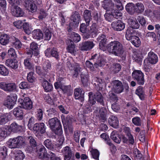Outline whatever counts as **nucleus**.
Returning <instances> with one entry per match:
<instances>
[{
  "mask_svg": "<svg viewBox=\"0 0 160 160\" xmlns=\"http://www.w3.org/2000/svg\"><path fill=\"white\" fill-rule=\"evenodd\" d=\"M39 158L44 160H61L59 158L56 157L55 154L51 152L48 154L46 150L42 145L38 146L36 151Z\"/></svg>",
  "mask_w": 160,
  "mask_h": 160,
  "instance_id": "f257e3e1",
  "label": "nucleus"
},
{
  "mask_svg": "<svg viewBox=\"0 0 160 160\" xmlns=\"http://www.w3.org/2000/svg\"><path fill=\"white\" fill-rule=\"evenodd\" d=\"M109 52L116 56L120 57L124 52L122 45L118 41L114 40L110 42L107 45V48Z\"/></svg>",
  "mask_w": 160,
  "mask_h": 160,
  "instance_id": "f03ea898",
  "label": "nucleus"
},
{
  "mask_svg": "<svg viewBox=\"0 0 160 160\" xmlns=\"http://www.w3.org/2000/svg\"><path fill=\"white\" fill-rule=\"evenodd\" d=\"M48 123L49 127L55 134L60 135L62 133L60 121L57 118H55L49 119Z\"/></svg>",
  "mask_w": 160,
  "mask_h": 160,
  "instance_id": "7ed1b4c3",
  "label": "nucleus"
},
{
  "mask_svg": "<svg viewBox=\"0 0 160 160\" xmlns=\"http://www.w3.org/2000/svg\"><path fill=\"white\" fill-rule=\"evenodd\" d=\"M9 3L12 6L11 12L12 15L16 17L23 16L24 12L17 5L20 3L19 0H8Z\"/></svg>",
  "mask_w": 160,
  "mask_h": 160,
  "instance_id": "20e7f679",
  "label": "nucleus"
},
{
  "mask_svg": "<svg viewBox=\"0 0 160 160\" xmlns=\"http://www.w3.org/2000/svg\"><path fill=\"white\" fill-rule=\"evenodd\" d=\"M24 142V138L19 136L16 138L10 139L7 142V144L11 148H19L23 145Z\"/></svg>",
  "mask_w": 160,
  "mask_h": 160,
  "instance_id": "39448f33",
  "label": "nucleus"
},
{
  "mask_svg": "<svg viewBox=\"0 0 160 160\" xmlns=\"http://www.w3.org/2000/svg\"><path fill=\"white\" fill-rule=\"evenodd\" d=\"M88 96L89 97V102L92 105L96 103V101L101 104H103V98L102 94L99 92H98L93 94L92 92H90L89 93Z\"/></svg>",
  "mask_w": 160,
  "mask_h": 160,
  "instance_id": "423d86ee",
  "label": "nucleus"
},
{
  "mask_svg": "<svg viewBox=\"0 0 160 160\" xmlns=\"http://www.w3.org/2000/svg\"><path fill=\"white\" fill-rule=\"evenodd\" d=\"M94 113L100 119L103 120L104 122L106 120L109 112L107 108L103 107L100 108H97Z\"/></svg>",
  "mask_w": 160,
  "mask_h": 160,
  "instance_id": "0eeeda50",
  "label": "nucleus"
},
{
  "mask_svg": "<svg viewBox=\"0 0 160 160\" xmlns=\"http://www.w3.org/2000/svg\"><path fill=\"white\" fill-rule=\"evenodd\" d=\"M17 99V95L15 94H11L6 98L3 103L4 106L9 109H12L15 104Z\"/></svg>",
  "mask_w": 160,
  "mask_h": 160,
  "instance_id": "6e6552de",
  "label": "nucleus"
},
{
  "mask_svg": "<svg viewBox=\"0 0 160 160\" xmlns=\"http://www.w3.org/2000/svg\"><path fill=\"white\" fill-rule=\"evenodd\" d=\"M0 88L5 92H9L16 91L17 86L14 83H6L2 82H0Z\"/></svg>",
  "mask_w": 160,
  "mask_h": 160,
  "instance_id": "1a4fd4ad",
  "label": "nucleus"
},
{
  "mask_svg": "<svg viewBox=\"0 0 160 160\" xmlns=\"http://www.w3.org/2000/svg\"><path fill=\"white\" fill-rule=\"evenodd\" d=\"M112 90L115 93H119L122 92L124 89L122 82L118 80H115L112 82Z\"/></svg>",
  "mask_w": 160,
  "mask_h": 160,
  "instance_id": "9d476101",
  "label": "nucleus"
},
{
  "mask_svg": "<svg viewBox=\"0 0 160 160\" xmlns=\"http://www.w3.org/2000/svg\"><path fill=\"white\" fill-rule=\"evenodd\" d=\"M133 78L137 81L138 83L140 85H143L144 83L143 74L140 70H135L132 73Z\"/></svg>",
  "mask_w": 160,
  "mask_h": 160,
  "instance_id": "9b49d317",
  "label": "nucleus"
},
{
  "mask_svg": "<svg viewBox=\"0 0 160 160\" xmlns=\"http://www.w3.org/2000/svg\"><path fill=\"white\" fill-rule=\"evenodd\" d=\"M33 129L34 133L37 136L38 134L44 133L45 132V126L43 123H37L34 125Z\"/></svg>",
  "mask_w": 160,
  "mask_h": 160,
  "instance_id": "f8f14e48",
  "label": "nucleus"
},
{
  "mask_svg": "<svg viewBox=\"0 0 160 160\" xmlns=\"http://www.w3.org/2000/svg\"><path fill=\"white\" fill-rule=\"evenodd\" d=\"M62 152L64 156L65 160H70L73 154L71 148L68 146H66L62 148Z\"/></svg>",
  "mask_w": 160,
  "mask_h": 160,
  "instance_id": "ddd939ff",
  "label": "nucleus"
},
{
  "mask_svg": "<svg viewBox=\"0 0 160 160\" xmlns=\"http://www.w3.org/2000/svg\"><path fill=\"white\" fill-rule=\"evenodd\" d=\"M148 13L146 15L150 17L151 19L160 20V8L154 10L153 12L150 10L146 11Z\"/></svg>",
  "mask_w": 160,
  "mask_h": 160,
  "instance_id": "4468645a",
  "label": "nucleus"
},
{
  "mask_svg": "<svg viewBox=\"0 0 160 160\" xmlns=\"http://www.w3.org/2000/svg\"><path fill=\"white\" fill-rule=\"evenodd\" d=\"M97 40L100 42L99 46L100 49L103 51L105 50L107 48L106 43L107 40L105 35L103 34L99 35Z\"/></svg>",
  "mask_w": 160,
  "mask_h": 160,
  "instance_id": "2eb2a0df",
  "label": "nucleus"
},
{
  "mask_svg": "<svg viewBox=\"0 0 160 160\" xmlns=\"http://www.w3.org/2000/svg\"><path fill=\"white\" fill-rule=\"evenodd\" d=\"M111 26L114 30L117 31H121L125 28L124 23L120 20L112 22Z\"/></svg>",
  "mask_w": 160,
  "mask_h": 160,
  "instance_id": "dca6fc26",
  "label": "nucleus"
},
{
  "mask_svg": "<svg viewBox=\"0 0 160 160\" xmlns=\"http://www.w3.org/2000/svg\"><path fill=\"white\" fill-rule=\"evenodd\" d=\"M45 56L48 57L52 56L57 59L58 58V53L56 48H48L45 51Z\"/></svg>",
  "mask_w": 160,
  "mask_h": 160,
  "instance_id": "f3484780",
  "label": "nucleus"
},
{
  "mask_svg": "<svg viewBox=\"0 0 160 160\" xmlns=\"http://www.w3.org/2000/svg\"><path fill=\"white\" fill-rule=\"evenodd\" d=\"M21 107L22 108L26 109H31L32 107V103L30 99L28 97L25 98L21 104Z\"/></svg>",
  "mask_w": 160,
  "mask_h": 160,
  "instance_id": "a211bd4d",
  "label": "nucleus"
},
{
  "mask_svg": "<svg viewBox=\"0 0 160 160\" xmlns=\"http://www.w3.org/2000/svg\"><path fill=\"white\" fill-rule=\"evenodd\" d=\"M103 8L106 11L109 12L113 11L114 4L111 0H104L102 5Z\"/></svg>",
  "mask_w": 160,
  "mask_h": 160,
  "instance_id": "6ab92c4d",
  "label": "nucleus"
},
{
  "mask_svg": "<svg viewBox=\"0 0 160 160\" xmlns=\"http://www.w3.org/2000/svg\"><path fill=\"white\" fill-rule=\"evenodd\" d=\"M25 7L27 10L32 12L37 10L36 5L31 0H25Z\"/></svg>",
  "mask_w": 160,
  "mask_h": 160,
  "instance_id": "aec40b11",
  "label": "nucleus"
},
{
  "mask_svg": "<svg viewBox=\"0 0 160 160\" xmlns=\"http://www.w3.org/2000/svg\"><path fill=\"white\" fill-rule=\"evenodd\" d=\"M10 132H14L18 131H22L23 129V127L21 125H19L16 123L14 122L11 124L9 127H8Z\"/></svg>",
  "mask_w": 160,
  "mask_h": 160,
  "instance_id": "412c9836",
  "label": "nucleus"
},
{
  "mask_svg": "<svg viewBox=\"0 0 160 160\" xmlns=\"http://www.w3.org/2000/svg\"><path fill=\"white\" fill-rule=\"evenodd\" d=\"M94 46L95 44L92 42L87 41L82 43L81 48L82 50H89L92 48Z\"/></svg>",
  "mask_w": 160,
  "mask_h": 160,
  "instance_id": "4be33fe9",
  "label": "nucleus"
},
{
  "mask_svg": "<svg viewBox=\"0 0 160 160\" xmlns=\"http://www.w3.org/2000/svg\"><path fill=\"white\" fill-rule=\"evenodd\" d=\"M12 119L11 114L6 113L0 115V125H4Z\"/></svg>",
  "mask_w": 160,
  "mask_h": 160,
  "instance_id": "5701e85b",
  "label": "nucleus"
},
{
  "mask_svg": "<svg viewBox=\"0 0 160 160\" xmlns=\"http://www.w3.org/2000/svg\"><path fill=\"white\" fill-rule=\"evenodd\" d=\"M128 22L130 25L129 28H132V29H138L140 26L136 18L134 17L131 18L128 20Z\"/></svg>",
  "mask_w": 160,
  "mask_h": 160,
  "instance_id": "b1692460",
  "label": "nucleus"
},
{
  "mask_svg": "<svg viewBox=\"0 0 160 160\" xmlns=\"http://www.w3.org/2000/svg\"><path fill=\"white\" fill-rule=\"evenodd\" d=\"M108 122L110 126L115 128H117L119 124V121L117 117L113 115L109 118Z\"/></svg>",
  "mask_w": 160,
  "mask_h": 160,
  "instance_id": "393cba45",
  "label": "nucleus"
},
{
  "mask_svg": "<svg viewBox=\"0 0 160 160\" xmlns=\"http://www.w3.org/2000/svg\"><path fill=\"white\" fill-rule=\"evenodd\" d=\"M148 61L152 64H155L158 61L157 55L153 52H150L148 55Z\"/></svg>",
  "mask_w": 160,
  "mask_h": 160,
  "instance_id": "a878e982",
  "label": "nucleus"
},
{
  "mask_svg": "<svg viewBox=\"0 0 160 160\" xmlns=\"http://www.w3.org/2000/svg\"><path fill=\"white\" fill-rule=\"evenodd\" d=\"M136 32L135 30L132 28L128 27L126 32L125 37L128 40H130L132 37L135 36Z\"/></svg>",
  "mask_w": 160,
  "mask_h": 160,
  "instance_id": "bb28decb",
  "label": "nucleus"
},
{
  "mask_svg": "<svg viewBox=\"0 0 160 160\" xmlns=\"http://www.w3.org/2000/svg\"><path fill=\"white\" fill-rule=\"evenodd\" d=\"M30 49L31 50L30 51V53L32 54H34L35 55L37 56L39 54V51L38 44L34 42H32L30 45Z\"/></svg>",
  "mask_w": 160,
  "mask_h": 160,
  "instance_id": "cd10ccee",
  "label": "nucleus"
},
{
  "mask_svg": "<svg viewBox=\"0 0 160 160\" xmlns=\"http://www.w3.org/2000/svg\"><path fill=\"white\" fill-rule=\"evenodd\" d=\"M33 38L39 40L43 38V34L42 31L39 29L34 30L32 33Z\"/></svg>",
  "mask_w": 160,
  "mask_h": 160,
  "instance_id": "c85d7f7f",
  "label": "nucleus"
},
{
  "mask_svg": "<svg viewBox=\"0 0 160 160\" xmlns=\"http://www.w3.org/2000/svg\"><path fill=\"white\" fill-rule=\"evenodd\" d=\"M10 134V131H9L8 127L5 126L0 128V138H4Z\"/></svg>",
  "mask_w": 160,
  "mask_h": 160,
  "instance_id": "c756f323",
  "label": "nucleus"
},
{
  "mask_svg": "<svg viewBox=\"0 0 160 160\" xmlns=\"http://www.w3.org/2000/svg\"><path fill=\"white\" fill-rule=\"evenodd\" d=\"M111 138L115 142L117 143H120L121 137L116 131H113L112 132L111 134Z\"/></svg>",
  "mask_w": 160,
  "mask_h": 160,
  "instance_id": "7c9ffc66",
  "label": "nucleus"
},
{
  "mask_svg": "<svg viewBox=\"0 0 160 160\" xmlns=\"http://www.w3.org/2000/svg\"><path fill=\"white\" fill-rule=\"evenodd\" d=\"M84 92L80 88H76L74 90V95L75 98L76 99L82 98L83 97Z\"/></svg>",
  "mask_w": 160,
  "mask_h": 160,
  "instance_id": "2f4dec72",
  "label": "nucleus"
},
{
  "mask_svg": "<svg viewBox=\"0 0 160 160\" xmlns=\"http://www.w3.org/2000/svg\"><path fill=\"white\" fill-rule=\"evenodd\" d=\"M83 17L86 23L88 25L92 19L91 13L90 11L86 10L83 13Z\"/></svg>",
  "mask_w": 160,
  "mask_h": 160,
  "instance_id": "473e14b6",
  "label": "nucleus"
},
{
  "mask_svg": "<svg viewBox=\"0 0 160 160\" xmlns=\"http://www.w3.org/2000/svg\"><path fill=\"white\" fill-rule=\"evenodd\" d=\"M42 86L46 92L51 91L53 88L52 85L46 80H43L42 83Z\"/></svg>",
  "mask_w": 160,
  "mask_h": 160,
  "instance_id": "72a5a7b5",
  "label": "nucleus"
},
{
  "mask_svg": "<svg viewBox=\"0 0 160 160\" xmlns=\"http://www.w3.org/2000/svg\"><path fill=\"white\" fill-rule=\"evenodd\" d=\"M25 158L23 153L20 150H17L15 153V160H22Z\"/></svg>",
  "mask_w": 160,
  "mask_h": 160,
  "instance_id": "f704fd0d",
  "label": "nucleus"
},
{
  "mask_svg": "<svg viewBox=\"0 0 160 160\" xmlns=\"http://www.w3.org/2000/svg\"><path fill=\"white\" fill-rule=\"evenodd\" d=\"M71 19L75 25H78L80 20V16L78 12H75L72 15Z\"/></svg>",
  "mask_w": 160,
  "mask_h": 160,
  "instance_id": "c9c22d12",
  "label": "nucleus"
},
{
  "mask_svg": "<svg viewBox=\"0 0 160 160\" xmlns=\"http://www.w3.org/2000/svg\"><path fill=\"white\" fill-rule=\"evenodd\" d=\"M67 50L68 52L72 54L75 55L76 53V49L74 44L73 42L69 44L67 48Z\"/></svg>",
  "mask_w": 160,
  "mask_h": 160,
  "instance_id": "e433bc0d",
  "label": "nucleus"
},
{
  "mask_svg": "<svg viewBox=\"0 0 160 160\" xmlns=\"http://www.w3.org/2000/svg\"><path fill=\"white\" fill-rule=\"evenodd\" d=\"M13 113L14 115L16 117L20 118L22 117L23 112L20 107H18L14 108Z\"/></svg>",
  "mask_w": 160,
  "mask_h": 160,
  "instance_id": "4c0bfd02",
  "label": "nucleus"
},
{
  "mask_svg": "<svg viewBox=\"0 0 160 160\" xmlns=\"http://www.w3.org/2000/svg\"><path fill=\"white\" fill-rule=\"evenodd\" d=\"M6 63L8 66L13 69H16L18 67L17 62L15 60L8 59L6 61Z\"/></svg>",
  "mask_w": 160,
  "mask_h": 160,
  "instance_id": "58836bf2",
  "label": "nucleus"
},
{
  "mask_svg": "<svg viewBox=\"0 0 160 160\" xmlns=\"http://www.w3.org/2000/svg\"><path fill=\"white\" fill-rule=\"evenodd\" d=\"M144 10V7L143 4L141 3L138 2L136 4L135 7V11L138 13H141Z\"/></svg>",
  "mask_w": 160,
  "mask_h": 160,
  "instance_id": "ea45409f",
  "label": "nucleus"
},
{
  "mask_svg": "<svg viewBox=\"0 0 160 160\" xmlns=\"http://www.w3.org/2000/svg\"><path fill=\"white\" fill-rule=\"evenodd\" d=\"M9 38V37L7 34H4L0 37V43L3 45H5L8 43Z\"/></svg>",
  "mask_w": 160,
  "mask_h": 160,
  "instance_id": "a19ab883",
  "label": "nucleus"
},
{
  "mask_svg": "<svg viewBox=\"0 0 160 160\" xmlns=\"http://www.w3.org/2000/svg\"><path fill=\"white\" fill-rule=\"evenodd\" d=\"M132 43L136 47H138L140 45L141 41L138 37L135 36L130 39Z\"/></svg>",
  "mask_w": 160,
  "mask_h": 160,
  "instance_id": "79ce46f5",
  "label": "nucleus"
},
{
  "mask_svg": "<svg viewBox=\"0 0 160 160\" xmlns=\"http://www.w3.org/2000/svg\"><path fill=\"white\" fill-rule=\"evenodd\" d=\"M73 67L74 69L73 77L75 78H76L78 76L79 73L80 72L81 68L78 63H75V64L73 65Z\"/></svg>",
  "mask_w": 160,
  "mask_h": 160,
  "instance_id": "37998d69",
  "label": "nucleus"
},
{
  "mask_svg": "<svg viewBox=\"0 0 160 160\" xmlns=\"http://www.w3.org/2000/svg\"><path fill=\"white\" fill-rule=\"evenodd\" d=\"M87 26L85 24V23H82L81 25L80 30L81 32L83 33H86L88 34L90 33V30L89 29V27L87 24Z\"/></svg>",
  "mask_w": 160,
  "mask_h": 160,
  "instance_id": "c03bdc74",
  "label": "nucleus"
},
{
  "mask_svg": "<svg viewBox=\"0 0 160 160\" xmlns=\"http://www.w3.org/2000/svg\"><path fill=\"white\" fill-rule=\"evenodd\" d=\"M62 89L65 93H66L68 95H71L72 93V89L71 86H63Z\"/></svg>",
  "mask_w": 160,
  "mask_h": 160,
  "instance_id": "a18cd8bd",
  "label": "nucleus"
},
{
  "mask_svg": "<svg viewBox=\"0 0 160 160\" xmlns=\"http://www.w3.org/2000/svg\"><path fill=\"white\" fill-rule=\"evenodd\" d=\"M135 5L132 3L127 4L126 6V9L129 13L132 14L133 12L135 11Z\"/></svg>",
  "mask_w": 160,
  "mask_h": 160,
  "instance_id": "49530a36",
  "label": "nucleus"
},
{
  "mask_svg": "<svg viewBox=\"0 0 160 160\" xmlns=\"http://www.w3.org/2000/svg\"><path fill=\"white\" fill-rule=\"evenodd\" d=\"M9 71L2 64H0V74L3 76H7Z\"/></svg>",
  "mask_w": 160,
  "mask_h": 160,
  "instance_id": "de8ad7c7",
  "label": "nucleus"
},
{
  "mask_svg": "<svg viewBox=\"0 0 160 160\" xmlns=\"http://www.w3.org/2000/svg\"><path fill=\"white\" fill-rule=\"evenodd\" d=\"M31 59L27 58L24 60V65L26 68L32 70L33 69V66L30 62Z\"/></svg>",
  "mask_w": 160,
  "mask_h": 160,
  "instance_id": "09e8293b",
  "label": "nucleus"
},
{
  "mask_svg": "<svg viewBox=\"0 0 160 160\" xmlns=\"http://www.w3.org/2000/svg\"><path fill=\"white\" fill-rule=\"evenodd\" d=\"M121 69V66L118 63L113 64L110 68L111 70L115 73L118 72Z\"/></svg>",
  "mask_w": 160,
  "mask_h": 160,
  "instance_id": "8fccbe9b",
  "label": "nucleus"
},
{
  "mask_svg": "<svg viewBox=\"0 0 160 160\" xmlns=\"http://www.w3.org/2000/svg\"><path fill=\"white\" fill-rule=\"evenodd\" d=\"M71 38L76 42H79L81 40L80 36L78 34L73 32L71 33Z\"/></svg>",
  "mask_w": 160,
  "mask_h": 160,
  "instance_id": "3c124183",
  "label": "nucleus"
},
{
  "mask_svg": "<svg viewBox=\"0 0 160 160\" xmlns=\"http://www.w3.org/2000/svg\"><path fill=\"white\" fill-rule=\"evenodd\" d=\"M23 28L24 32L27 34H30L32 31V29L29 26V24L25 22L23 24Z\"/></svg>",
  "mask_w": 160,
  "mask_h": 160,
  "instance_id": "603ef678",
  "label": "nucleus"
},
{
  "mask_svg": "<svg viewBox=\"0 0 160 160\" xmlns=\"http://www.w3.org/2000/svg\"><path fill=\"white\" fill-rule=\"evenodd\" d=\"M81 81L84 85L86 84L88 80V74L82 73L81 75Z\"/></svg>",
  "mask_w": 160,
  "mask_h": 160,
  "instance_id": "864d4df0",
  "label": "nucleus"
},
{
  "mask_svg": "<svg viewBox=\"0 0 160 160\" xmlns=\"http://www.w3.org/2000/svg\"><path fill=\"white\" fill-rule=\"evenodd\" d=\"M52 34L48 29H46L44 32V34H43V38L46 40H49L51 38Z\"/></svg>",
  "mask_w": 160,
  "mask_h": 160,
  "instance_id": "5fc2aeb1",
  "label": "nucleus"
},
{
  "mask_svg": "<svg viewBox=\"0 0 160 160\" xmlns=\"http://www.w3.org/2000/svg\"><path fill=\"white\" fill-rule=\"evenodd\" d=\"M98 31V27L96 23H93L91 27L90 33H94L95 34H97Z\"/></svg>",
  "mask_w": 160,
  "mask_h": 160,
  "instance_id": "6e6d98bb",
  "label": "nucleus"
},
{
  "mask_svg": "<svg viewBox=\"0 0 160 160\" xmlns=\"http://www.w3.org/2000/svg\"><path fill=\"white\" fill-rule=\"evenodd\" d=\"M92 157L96 160H99V153L97 149H93L91 151Z\"/></svg>",
  "mask_w": 160,
  "mask_h": 160,
  "instance_id": "4d7b16f0",
  "label": "nucleus"
},
{
  "mask_svg": "<svg viewBox=\"0 0 160 160\" xmlns=\"http://www.w3.org/2000/svg\"><path fill=\"white\" fill-rule=\"evenodd\" d=\"M109 12L106 11V12L104 15V17L106 20L108 22H111L113 18V16L112 13H110Z\"/></svg>",
  "mask_w": 160,
  "mask_h": 160,
  "instance_id": "13d9d810",
  "label": "nucleus"
},
{
  "mask_svg": "<svg viewBox=\"0 0 160 160\" xmlns=\"http://www.w3.org/2000/svg\"><path fill=\"white\" fill-rule=\"evenodd\" d=\"M132 121L133 123L135 125L140 126L141 125V121L139 117H134L132 118Z\"/></svg>",
  "mask_w": 160,
  "mask_h": 160,
  "instance_id": "bf43d9fd",
  "label": "nucleus"
},
{
  "mask_svg": "<svg viewBox=\"0 0 160 160\" xmlns=\"http://www.w3.org/2000/svg\"><path fill=\"white\" fill-rule=\"evenodd\" d=\"M6 2L5 0H0V9L4 12L6 9Z\"/></svg>",
  "mask_w": 160,
  "mask_h": 160,
  "instance_id": "052dcab7",
  "label": "nucleus"
},
{
  "mask_svg": "<svg viewBox=\"0 0 160 160\" xmlns=\"http://www.w3.org/2000/svg\"><path fill=\"white\" fill-rule=\"evenodd\" d=\"M115 10L113 9V11H111V12L112 13L113 18H116L117 19L119 18L120 17L122 16V13L119 11L115 12Z\"/></svg>",
  "mask_w": 160,
  "mask_h": 160,
  "instance_id": "680f3d73",
  "label": "nucleus"
},
{
  "mask_svg": "<svg viewBox=\"0 0 160 160\" xmlns=\"http://www.w3.org/2000/svg\"><path fill=\"white\" fill-rule=\"evenodd\" d=\"M116 7L119 10H122L123 7L120 0H114Z\"/></svg>",
  "mask_w": 160,
  "mask_h": 160,
  "instance_id": "e2e57ef3",
  "label": "nucleus"
},
{
  "mask_svg": "<svg viewBox=\"0 0 160 160\" xmlns=\"http://www.w3.org/2000/svg\"><path fill=\"white\" fill-rule=\"evenodd\" d=\"M99 60H98V61H96L94 63L95 67H96V68H98V67H102L104 65L105 63L104 61L102 60L100 58H99Z\"/></svg>",
  "mask_w": 160,
  "mask_h": 160,
  "instance_id": "0e129e2a",
  "label": "nucleus"
},
{
  "mask_svg": "<svg viewBox=\"0 0 160 160\" xmlns=\"http://www.w3.org/2000/svg\"><path fill=\"white\" fill-rule=\"evenodd\" d=\"M100 137L101 138L104 140L106 144L110 141L109 136L105 133H104L101 134Z\"/></svg>",
  "mask_w": 160,
  "mask_h": 160,
  "instance_id": "69168bd1",
  "label": "nucleus"
},
{
  "mask_svg": "<svg viewBox=\"0 0 160 160\" xmlns=\"http://www.w3.org/2000/svg\"><path fill=\"white\" fill-rule=\"evenodd\" d=\"M33 73L30 72L28 75L27 78L28 80L30 82H32L35 80V78L33 76Z\"/></svg>",
  "mask_w": 160,
  "mask_h": 160,
  "instance_id": "338daca9",
  "label": "nucleus"
},
{
  "mask_svg": "<svg viewBox=\"0 0 160 160\" xmlns=\"http://www.w3.org/2000/svg\"><path fill=\"white\" fill-rule=\"evenodd\" d=\"M44 144L48 148L51 149L52 148V145L51 141L49 139L46 140L44 142Z\"/></svg>",
  "mask_w": 160,
  "mask_h": 160,
  "instance_id": "774afa93",
  "label": "nucleus"
}]
</instances>
